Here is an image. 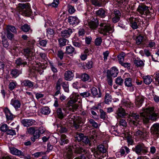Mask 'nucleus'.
Segmentation results:
<instances>
[{
	"label": "nucleus",
	"instance_id": "nucleus-6",
	"mask_svg": "<svg viewBox=\"0 0 159 159\" xmlns=\"http://www.w3.org/2000/svg\"><path fill=\"white\" fill-rule=\"evenodd\" d=\"M151 132L155 136L159 137V123L154 124L151 128Z\"/></svg>",
	"mask_w": 159,
	"mask_h": 159
},
{
	"label": "nucleus",
	"instance_id": "nucleus-52",
	"mask_svg": "<svg viewBox=\"0 0 159 159\" xmlns=\"http://www.w3.org/2000/svg\"><path fill=\"white\" fill-rule=\"evenodd\" d=\"M77 100V98L76 97H75L74 98H71L70 100L68 102V104L69 106H71L74 104V103L76 102Z\"/></svg>",
	"mask_w": 159,
	"mask_h": 159
},
{
	"label": "nucleus",
	"instance_id": "nucleus-25",
	"mask_svg": "<svg viewBox=\"0 0 159 159\" xmlns=\"http://www.w3.org/2000/svg\"><path fill=\"white\" fill-rule=\"evenodd\" d=\"M56 113L58 118L60 119L63 118L66 115V113L62 111V109L61 108L57 109Z\"/></svg>",
	"mask_w": 159,
	"mask_h": 159
},
{
	"label": "nucleus",
	"instance_id": "nucleus-41",
	"mask_svg": "<svg viewBox=\"0 0 159 159\" xmlns=\"http://www.w3.org/2000/svg\"><path fill=\"white\" fill-rule=\"evenodd\" d=\"M122 104L123 106H125L127 107L131 108L133 107V104L129 101L124 100L122 101Z\"/></svg>",
	"mask_w": 159,
	"mask_h": 159
},
{
	"label": "nucleus",
	"instance_id": "nucleus-40",
	"mask_svg": "<svg viewBox=\"0 0 159 159\" xmlns=\"http://www.w3.org/2000/svg\"><path fill=\"white\" fill-rule=\"evenodd\" d=\"M134 63L137 67L143 66L144 65L143 61L140 60H134Z\"/></svg>",
	"mask_w": 159,
	"mask_h": 159
},
{
	"label": "nucleus",
	"instance_id": "nucleus-49",
	"mask_svg": "<svg viewBox=\"0 0 159 159\" xmlns=\"http://www.w3.org/2000/svg\"><path fill=\"white\" fill-rule=\"evenodd\" d=\"M8 128L7 125L6 124H2L0 127L1 130L4 132H7Z\"/></svg>",
	"mask_w": 159,
	"mask_h": 159
},
{
	"label": "nucleus",
	"instance_id": "nucleus-38",
	"mask_svg": "<svg viewBox=\"0 0 159 159\" xmlns=\"http://www.w3.org/2000/svg\"><path fill=\"white\" fill-rule=\"evenodd\" d=\"M129 152V149L126 146L122 147L120 150V154L122 155L125 154V152H126V154H128Z\"/></svg>",
	"mask_w": 159,
	"mask_h": 159
},
{
	"label": "nucleus",
	"instance_id": "nucleus-59",
	"mask_svg": "<svg viewBox=\"0 0 159 159\" xmlns=\"http://www.w3.org/2000/svg\"><path fill=\"white\" fill-rule=\"evenodd\" d=\"M40 134L39 129L36 128L33 134V135L35 138H39L40 136Z\"/></svg>",
	"mask_w": 159,
	"mask_h": 159
},
{
	"label": "nucleus",
	"instance_id": "nucleus-14",
	"mask_svg": "<svg viewBox=\"0 0 159 159\" xmlns=\"http://www.w3.org/2000/svg\"><path fill=\"white\" fill-rule=\"evenodd\" d=\"M124 84L128 88L132 87L131 91H134V87L131 82V79L130 78H126L125 79Z\"/></svg>",
	"mask_w": 159,
	"mask_h": 159
},
{
	"label": "nucleus",
	"instance_id": "nucleus-44",
	"mask_svg": "<svg viewBox=\"0 0 159 159\" xmlns=\"http://www.w3.org/2000/svg\"><path fill=\"white\" fill-rule=\"evenodd\" d=\"M112 98L109 93H106L105 96V102L106 104H108L109 102L111 101Z\"/></svg>",
	"mask_w": 159,
	"mask_h": 159
},
{
	"label": "nucleus",
	"instance_id": "nucleus-58",
	"mask_svg": "<svg viewBox=\"0 0 159 159\" xmlns=\"http://www.w3.org/2000/svg\"><path fill=\"white\" fill-rule=\"evenodd\" d=\"M118 58L120 64L122 63L124 59V54H120L118 56Z\"/></svg>",
	"mask_w": 159,
	"mask_h": 159
},
{
	"label": "nucleus",
	"instance_id": "nucleus-35",
	"mask_svg": "<svg viewBox=\"0 0 159 159\" xmlns=\"http://www.w3.org/2000/svg\"><path fill=\"white\" fill-rule=\"evenodd\" d=\"M21 73V72L20 71L16 69L12 70L10 73L12 77L14 78H16Z\"/></svg>",
	"mask_w": 159,
	"mask_h": 159
},
{
	"label": "nucleus",
	"instance_id": "nucleus-15",
	"mask_svg": "<svg viewBox=\"0 0 159 159\" xmlns=\"http://www.w3.org/2000/svg\"><path fill=\"white\" fill-rule=\"evenodd\" d=\"M91 93L93 96H97L98 98H100L102 96V93L101 92V90L98 88V92L97 89L95 87H93L91 89Z\"/></svg>",
	"mask_w": 159,
	"mask_h": 159
},
{
	"label": "nucleus",
	"instance_id": "nucleus-32",
	"mask_svg": "<svg viewBox=\"0 0 159 159\" xmlns=\"http://www.w3.org/2000/svg\"><path fill=\"white\" fill-rule=\"evenodd\" d=\"M154 15L155 14L154 13V11L151 8H150L149 9H148L146 13L145 14V15H146V17L148 19L153 17Z\"/></svg>",
	"mask_w": 159,
	"mask_h": 159
},
{
	"label": "nucleus",
	"instance_id": "nucleus-64",
	"mask_svg": "<svg viewBox=\"0 0 159 159\" xmlns=\"http://www.w3.org/2000/svg\"><path fill=\"white\" fill-rule=\"evenodd\" d=\"M89 123L92 125L93 127L95 128L98 127V124L97 122H95L93 119H90L89 120Z\"/></svg>",
	"mask_w": 159,
	"mask_h": 159
},
{
	"label": "nucleus",
	"instance_id": "nucleus-24",
	"mask_svg": "<svg viewBox=\"0 0 159 159\" xmlns=\"http://www.w3.org/2000/svg\"><path fill=\"white\" fill-rule=\"evenodd\" d=\"M116 114L117 115V116L119 117H123L126 115L125 110L121 107L118 108Z\"/></svg>",
	"mask_w": 159,
	"mask_h": 159
},
{
	"label": "nucleus",
	"instance_id": "nucleus-37",
	"mask_svg": "<svg viewBox=\"0 0 159 159\" xmlns=\"http://www.w3.org/2000/svg\"><path fill=\"white\" fill-rule=\"evenodd\" d=\"M81 80L84 82L88 81L90 79L89 76L86 73H83L80 76Z\"/></svg>",
	"mask_w": 159,
	"mask_h": 159
},
{
	"label": "nucleus",
	"instance_id": "nucleus-2",
	"mask_svg": "<svg viewBox=\"0 0 159 159\" xmlns=\"http://www.w3.org/2000/svg\"><path fill=\"white\" fill-rule=\"evenodd\" d=\"M18 9L20 14L25 16H29L32 11L29 3H20L18 4Z\"/></svg>",
	"mask_w": 159,
	"mask_h": 159
},
{
	"label": "nucleus",
	"instance_id": "nucleus-54",
	"mask_svg": "<svg viewBox=\"0 0 159 159\" xmlns=\"http://www.w3.org/2000/svg\"><path fill=\"white\" fill-rule=\"evenodd\" d=\"M92 2L96 6L100 7L101 6V3L100 0H92Z\"/></svg>",
	"mask_w": 159,
	"mask_h": 159
},
{
	"label": "nucleus",
	"instance_id": "nucleus-33",
	"mask_svg": "<svg viewBox=\"0 0 159 159\" xmlns=\"http://www.w3.org/2000/svg\"><path fill=\"white\" fill-rule=\"evenodd\" d=\"M40 112L44 115H48L50 112V110L48 107H45L40 109Z\"/></svg>",
	"mask_w": 159,
	"mask_h": 159
},
{
	"label": "nucleus",
	"instance_id": "nucleus-45",
	"mask_svg": "<svg viewBox=\"0 0 159 159\" xmlns=\"http://www.w3.org/2000/svg\"><path fill=\"white\" fill-rule=\"evenodd\" d=\"M67 8L68 12L71 14L74 13L76 11L74 7L70 5H68Z\"/></svg>",
	"mask_w": 159,
	"mask_h": 159
},
{
	"label": "nucleus",
	"instance_id": "nucleus-26",
	"mask_svg": "<svg viewBox=\"0 0 159 159\" xmlns=\"http://www.w3.org/2000/svg\"><path fill=\"white\" fill-rule=\"evenodd\" d=\"M71 123H73V124L76 129L78 128L80 125H82L84 123L83 121H82L81 120L77 117L76 119Z\"/></svg>",
	"mask_w": 159,
	"mask_h": 159
},
{
	"label": "nucleus",
	"instance_id": "nucleus-27",
	"mask_svg": "<svg viewBox=\"0 0 159 159\" xmlns=\"http://www.w3.org/2000/svg\"><path fill=\"white\" fill-rule=\"evenodd\" d=\"M62 81V79H59L57 81L56 88L57 91L54 94L55 96H57L60 93V90L61 89V84Z\"/></svg>",
	"mask_w": 159,
	"mask_h": 159
},
{
	"label": "nucleus",
	"instance_id": "nucleus-4",
	"mask_svg": "<svg viewBox=\"0 0 159 159\" xmlns=\"http://www.w3.org/2000/svg\"><path fill=\"white\" fill-rule=\"evenodd\" d=\"M134 151L138 154L146 153L148 152V148L143 143H140L136 146Z\"/></svg>",
	"mask_w": 159,
	"mask_h": 159
},
{
	"label": "nucleus",
	"instance_id": "nucleus-8",
	"mask_svg": "<svg viewBox=\"0 0 159 159\" xmlns=\"http://www.w3.org/2000/svg\"><path fill=\"white\" fill-rule=\"evenodd\" d=\"M73 148L75 149V152L77 154L86 153L87 151L84 149L80 147L79 145L73 144L72 146Z\"/></svg>",
	"mask_w": 159,
	"mask_h": 159
},
{
	"label": "nucleus",
	"instance_id": "nucleus-21",
	"mask_svg": "<svg viewBox=\"0 0 159 159\" xmlns=\"http://www.w3.org/2000/svg\"><path fill=\"white\" fill-rule=\"evenodd\" d=\"M95 13L97 16L101 18H104L106 16V11L102 8H100L96 11Z\"/></svg>",
	"mask_w": 159,
	"mask_h": 159
},
{
	"label": "nucleus",
	"instance_id": "nucleus-34",
	"mask_svg": "<svg viewBox=\"0 0 159 159\" xmlns=\"http://www.w3.org/2000/svg\"><path fill=\"white\" fill-rule=\"evenodd\" d=\"M144 101L143 98L141 96L138 97L136 99V101L135 102L136 105L138 107H140Z\"/></svg>",
	"mask_w": 159,
	"mask_h": 159
},
{
	"label": "nucleus",
	"instance_id": "nucleus-60",
	"mask_svg": "<svg viewBox=\"0 0 159 159\" xmlns=\"http://www.w3.org/2000/svg\"><path fill=\"white\" fill-rule=\"evenodd\" d=\"M123 80L120 77H118L116 78V84L119 85H121L123 83Z\"/></svg>",
	"mask_w": 159,
	"mask_h": 159
},
{
	"label": "nucleus",
	"instance_id": "nucleus-55",
	"mask_svg": "<svg viewBox=\"0 0 159 159\" xmlns=\"http://www.w3.org/2000/svg\"><path fill=\"white\" fill-rule=\"evenodd\" d=\"M102 42V39L101 37L97 38L95 41V44L96 46H100Z\"/></svg>",
	"mask_w": 159,
	"mask_h": 159
},
{
	"label": "nucleus",
	"instance_id": "nucleus-63",
	"mask_svg": "<svg viewBox=\"0 0 159 159\" xmlns=\"http://www.w3.org/2000/svg\"><path fill=\"white\" fill-rule=\"evenodd\" d=\"M64 53L62 50H60L58 51L57 53V57H59L61 60L63 59Z\"/></svg>",
	"mask_w": 159,
	"mask_h": 159
},
{
	"label": "nucleus",
	"instance_id": "nucleus-57",
	"mask_svg": "<svg viewBox=\"0 0 159 159\" xmlns=\"http://www.w3.org/2000/svg\"><path fill=\"white\" fill-rule=\"evenodd\" d=\"M58 41L60 45L63 46L66 45L67 40L65 39H59Z\"/></svg>",
	"mask_w": 159,
	"mask_h": 159
},
{
	"label": "nucleus",
	"instance_id": "nucleus-17",
	"mask_svg": "<svg viewBox=\"0 0 159 159\" xmlns=\"http://www.w3.org/2000/svg\"><path fill=\"white\" fill-rule=\"evenodd\" d=\"M119 73L118 70L115 67H112L110 71L107 72V75H110V76L114 77H116Z\"/></svg>",
	"mask_w": 159,
	"mask_h": 159
},
{
	"label": "nucleus",
	"instance_id": "nucleus-42",
	"mask_svg": "<svg viewBox=\"0 0 159 159\" xmlns=\"http://www.w3.org/2000/svg\"><path fill=\"white\" fill-rule=\"evenodd\" d=\"M62 86L65 92L67 93L69 92V84L68 82H62Z\"/></svg>",
	"mask_w": 159,
	"mask_h": 159
},
{
	"label": "nucleus",
	"instance_id": "nucleus-62",
	"mask_svg": "<svg viewBox=\"0 0 159 159\" xmlns=\"http://www.w3.org/2000/svg\"><path fill=\"white\" fill-rule=\"evenodd\" d=\"M47 43V41L46 40H42L39 41V44L42 47H45Z\"/></svg>",
	"mask_w": 159,
	"mask_h": 159
},
{
	"label": "nucleus",
	"instance_id": "nucleus-47",
	"mask_svg": "<svg viewBox=\"0 0 159 159\" xmlns=\"http://www.w3.org/2000/svg\"><path fill=\"white\" fill-rule=\"evenodd\" d=\"M72 42L73 45L75 47H81V43L78 40H75L74 39H72Z\"/></svg>",
	"mask_w": 159,
	"mask_h": 159
},
{
	"label": "nucleus",
	"instance_id": "nucleus-28",
	"mask_svg": "<svg viewBox=\"0 0 159 159\" xmlns=\"http://www.w3.org/2000/svg\"><path fill=\"white\" fill-rule=\"evenodd\" d=\"M129 20L130 21V26L133 29H136L138 28L137 24L138 19L135 18H130Z\"/></svg>",
	"mask_w": 159,
	"mask_h": 159
},
{
	"label": "nucleus",
	"instance_id": "nucleus-61",
	"mask_svg": "<svg viewBox=\"0 0 159 159\" xmlns=\"http://www.w3.org/2000/svg\"><path fill=\"white\" fill-rule=\"evenodd\" d=\"M113 13L114 14L113 16H116L117 17H120L121 16V13L120 11L117 9H116L114 10Z\"/></svg>",
	"mask_w": 159,
	"mask_h": 159
},
{
	"label": "nucleus",
	"instance_id": "nucleus-16",
	"mask_svg": "<svg viewBox=\"0 0 159 159\" xmlns=\"http://www.w3.org/2000/svg\"><path fill=\"white\" fill-rule=\"evenodd\" d=\"M7 119L8 120H12L14 118V116L11 112L10 110L8 108H6L4 109Z\"/></svg>",
	"mask_w": 159,
	"mask_h": 159
},
{
	"label": "nucleus",
	"instance_id": "nucleus-13",
	"mask_svg": "<svg viewBox=\"0 0 159 159\" xmlns=\"http://www.w3.org/2000/svg\"><path fill=\"white\" fill-rule=\"evenodd\" d=\"M65 79L67 81L72 80L74 77V74L72 71L68 70L65 72L64 74Z\"/></svg>",
	"mask_w": 159,
	"mask_h": 159
},
{
	"label": "nucleus",
	"instance_id": "nucleus-3",
	"mask_svg": "<svg viewBox=\"0 0 159 159\" xmlns=\"http://www.w3.org/2000/svg\"><path fill=\"white\" fill-rule=\"evenodd\" d=\"M99 26L98 29L99 32L100 34H103L104 36L107 35V33L113 31L110 25L108 23L102 22L100 24Z\"/></svg>",
	"mask_w": 159,
	"mask_h": 159
},
{
	"label": "nucleus",
	"instance_id": "nucleus-46",
	"mask_svg": "<svg viewBox=\"0 0 159 159\" xmlns=\"http://www.w3.org/2000/svg\"><path fill=\"white\" fill-rule=\"evenodd\" d=\"M7 31H11L12 33H16V30L15 27L12 25H8L7 28Z\"/></svg>",
	"mask_w": 159,
	"mask_h": 159
},
{
	"label": "nucleus",
	"instance_id": "nucleus-23",
	"mask_svg": "<svg viewBox=\"0 0 159 159\" xmlns=\"http://www.w3.org/2000/svg\"><path fill=\"white\" fill-rule=\"evenodd\" d=\"M73 152L72 148L69 147L67 148L64 154V157L67 159H70L72 156Z\"/></svg>",
	"mask_w": 159,
	"mask_h": 159
},
{
	"label": "nucleus",
	"instance_id": "nucleus-31",
	"mask_svg": "<svg viewBox=\"0 0 159 159\" xmlns=\"http://www.w3.org/2000/svg\"><path fill=\"white\" fill-rule=\"evenodd\" d=\"M66 53L67 54H73L76 52L75 48L71 45L66 46Z\"/></svg>",
	"mask_w": 159,
	"mask_h": 159
},
{
	"label": "nucleus",
	"instance_id": "nucleus-29",
	"mask_svg": "<svg viewBox=\"0 0 159 159\" xmlns=\"http://www.w3.org/2000/svg\"><path fill=\"white\" fill-rule=\"evenodd\" d=\"M69 142V140L67 139L66 136L64 134L61 135L60 137L59 143L61 145H63L67 144Z\"/></svg>",
	"mask_w": 159,
	"mask_h": 159
},
{
	"label": "nucleus",
	"instance_id": "nucleus-1",
	"mask_svg": "<svg viewBox=\"0 0 159 159\" xmlns=\"http://www.w3.org/2000/svg\"><path fill=\"white\" fill-rule=\"evenodd\" d=\"M140 116L135 113H132L130 116L138 122L140 119L143 120L145 123L148 122L149 119L155 121L159 117L158 113H155L153 107H148L144 109L143 112L140 113Z\"/></svg>",
	"mask_w": 159,
	"mask_h": 159
},
{
	"label": "nucleus",
	"instance_id": "nucleus-18",
	"mask_svg": "<svg viewBox=\"0 0 159 159\" xmlns=\"http://www.w3.org/2000/svg\"><path fill=\"white\" fill-rule=\"evenodd\" d=\"M73 32V30L71 29H67L63 30L61 32V35L62 37L68 38Z\"/></svg>",
	"mask_w": 159,
	"mask_h": 159
},
{
	"label": "nucleus",
	"instance_id": "nucleus-56",
	"mask_svg": "<svg viewBox=\"0 0 159 159\" xmlns=\"http://www.w3.org/2000/svg\"><path fill=\"white\" fill-rule=\"evenodd\" d=\"M98 150L101 152H106V150L104 148V146L102 145H100L98 147Z\"/></svg>",
	"mask_w": 159,
	"mask_h": 159
},
{
	"label": "nucleus",
	"instance_id": "nucleus-9",
	"mask_svg": "<svg viewBox=\"0 0 159 159\" xmlns=\"http://www.w3.org/2000/svg\"><path fill=\"white\" fill-rule=\"evenodd\" d=\"M10 104L16 110H17L20 107L21 102L20 100L16 98H13L11 101Z\"/></svg>",
	"mask_w": 159,
	"mask_h": 159
},
{
	"label": "nucleus",
	"instance_id": "nucleus-7",
	"mask_svg": "<svg viewBox=\"0 0 159 159\" xmlns=\"http://www.w3.org/2000/svg\"><path fill=\"white\" fill-rule=\"evenodd\" d=\"M146 132L145 129H137L134 131H132L131 133L134 135L138 136L142 138H144L145 136V134Z\"/></svg>",
	"mask_w": 159,
	"mask_h": 159
},
{
	"label": "nucleus",
	"instance_id": "nucleus-39",
	"mask_svg": "<svg viewBox=\"0 0 159 159\" xmlns=\"http://www.w3.org/2000/svg\"><path fill=\"white\" fill-rule=\"evenodd\" d=\"M17 83L16 81H12L10 82L8 88L10 90H12L15 89L17 85Z\"/></svg>",
	"mask_w": 159,
	"mask_h": 159
},
{
	"label": "nucleus",
	"instance_id": "nucleus-43",
	"mask_svg": "<svg viewBox=\"0 0 159 159\" xmlns=\"http://www.w3.org/2000/svg\"><path fill=\"white\" fill-rule=\"evenodd\" d=\"M2 43L3 46L5 48H7L9 46V43L4 36L2 37Z\"/></svg>",
	"mask_w": 159,
	"mask_h": 159
},
{
	"label": "nucleus",
	"instance_id": "nucleus-12",
	"mask_svg": "<svg viewBox=\"0 0 159 159\" xmlns=\"http://www.w3.org/2000/svg\"><path fill=\"white\" fill-rule=\"evenodd\" d=\"M35 120L32 119H24L21 121V123L25 127L31 126L35 123Z\"/></svg>",
	"mask_w": 159,
	"mask_h": 159
},
{
	"label": "nucleus",
	"instance_id": "nucleus-48",
	"mask_svg": "<svg viewBox=\"0 0 159 159\" xmlns=\"http://www.w3.org/2000/svg\"><path fill=\"white\" fill-rule=\"evenodd\" d=\"M80 96L83 98H88L91 96V94L89 91H86L80 93Z\"/></svg>",
	"mask_w": 159,
	"mask_h": 159
},
{
	"label": "nucleus",
	"instance_id": "nucleus-20",
	"mask_svg": "<svg viewBox=\"0 0 159 159\" xmlns=\"http://www.w3.org/2000/svg\"><path fill=\"white\" fill-rule=\"evenodd\" d=\"M15 63L17 67L20 66H24L27 65V62L20 58H17L16 60Z\"/></svg>",
	"mask_w": 159,
	"mask_h": 159
},
{
	"label": "nucleus",
	"instance_id": "nucleus-10",
	"mask_svg": "<svg viewBox=\"0 0 159 159\" xmlns=\"http://www.w3.org/2000/svg\"><path fill=\"white\" fill-rule=\"evenodd\" d=\"M68 21L72 25H76L80 22L79 19L76 16H70L68 18Z\"/></svg>",
	"mask_w": 159,
	"mask_h": 159
},
{
	"label": "nucleus",
	"instance_id": "nucleus-11",
	"mask_svg": "<svg viewBox=\"0 0 159 159\" xmlns=\"http://www.w3.org/2000/svg\"><path fill=\"white\" fill-rule=\"evenodd\" d=\"M9 149L10 153L14 155L18 156L24 155L23 152L14 147L9 148Z\"/></svg>",
	"mask_w": 159,
	"mask_h": 159
},
{
	"label": "nucleus",
	"instance_id": "nucleus-36",
	"mask_svg": "<svg viewBox=\"0 0 159 159\" xmlns=\"http://www.w3.org/2000/svg\"><path fill=\"white\" fill-rule=\"evenodd\" d=\"M144 82L146 84H149L152 81V77L149 75H145L143 77Z\"/></svg>",
	"mask_w": 159,
	"mask_h": 159
},
{
	"label": "nucleus",
	"instance_id": "nucleus-53",
	"mask_svg": "<svg viewBox=\"0 0 159 159\" xmlns=\"http://www.w3.org/2000/svg\"><path fill=\"white\" fill-rule=\"evenodd\" d=\"M7 133L8 135H9L12 136L15 135L16 134V132L15 131L11 129L8 128L7 132Z\"/></svg>",
	"mask_w": 159,
	"mask_h": 159
},
{
	"label": "nucleus",
	"instance_id": "nucleus-5",
	"mask_svg": "<svg viewBox=\"0 0 159 159\" xmlns=\"http://www.w3.org/2000/svg\"><path fill=\"white\" fill-rule=\"evenodd\" d=\"M34 47L32 46L24 49L22 53L25 56H32L34 55Z\"/></svg>",
	"mask_w": 159,
	"mask_h": 159
},
{
	"label": "nucleus",
	"instance_id": "nucleus-19",
	"mask_svg": "<svg viewBox=\"0 0 159 159\" xmlns=\"http://www.w3.org/2000/svg\"><path fill=\"white\" fill-rule=\"evenodd\" d=\"M21 84L22 86L30 88L33 86L34 83L29 80H25L21 81Z\"/></svg>",
	"mask_w": 159,
	"mask_h": 159
},
{
	"label": "nucleus",
	"instance_id": "nucleus-30",
	"mask_svg": "<svg viewBox=\"0 0 159 159\" xmlns=\"http://www.w3.org/2000/svg\"><path fill=\"white\" fill-rule=\"evenodd\" d=\"M98 25V20L95 21H92L89 23V25L90 28L94 30L96 29Z\"/></svg>",
	"mask_w": 159,
	"mask_h": 159
},
{
	"label": "nucleus",
	"instance_id": "nucleus-50",
	"mask_svg": "<svg viewBox=\"0 0 159 159\" xmlns=\"http://www.w3.org/2000/svg\"><path fill=\"white\" fill-rule=\"evenodd\" d=\"M143 36L139 35L136 38V43L138 45L140 44L143 41Z\"/></svg>",
	"mask_w": 159,
	"mask_h": 159
},
{
	"label": "nucleus",
	"instance_id": "nucleus-22",
	"mask_svg": "<svg viewBox=\"0 0 159 159\" xmlns=\"http://www.w3.org/2000/svg\"><path fill=\"white\" fill-rule=\"evenodd\" d=\"M148 7L144 5L139 6L137 9V11L141 14L145 15Z\"/></svg>",
	"mask_w": 159,
	"mask_h": 159
},
{
	"label": "nucleus",
	"instance_id": "nucleus-51",
	"mask_svg": "<svg viewBox=\"0 0 159 159\" xmlns=\"http://www.w3.org/2000/svg\"><path fill=\"white\" fill-rule=\"evenodd\" d=\"M21 29L22 31L24 32H28L30 29V27L27 24H25L22 26L21 27Z\"/></svg>",
	"mask_w": 159,
	"mask_h": 159
}]
</instances>
